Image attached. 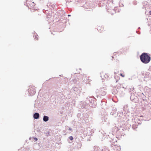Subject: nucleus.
Returning a JSON list of instances; mask_svg holds the SVG:
<instances>
[{"mask_svg": "<svg viewBox=\"0 0 151 151\" xmlns=\"http://www.w3.org/2000/svg\"><path fill=\"white\" fill-rule=\"evenodd\" d=\"M117 151H119V150H117Z\"/></svg>", "mask_w": 151, "mask_h": 151, "instance_id": "473e14b6", "label": "nucleus"}, {"mask_svg": "<svg viewBox=\"0 0 151 151\" xmlns=\"http://www.w3.org/2000/svg\"><path fill=\"white\" fill-rule=\"evenodd\" d=\"M128 91L129 92V93H130V94L131 93H132V91H133L134 90V88L132 86H130V87H129L128 88Z\"/></svg>", "mask_w": 151, "mask_h": 151, "instance_id": "0eeeda50", "label": "nucleus"}, {"mask_svg": "<svg viewBox=\"0 0 151 151\" xmlns=\"http://www.w3.org/2000/svg\"><path fill=\"white\" fill-rule=\"evenodd\" d=\"M76 80H75V81H74V82H76Z\"/></svg>", "mask_w": 151, "mask_h": 151, "instance_id": "a878e982", "label": "nucleus"}, {"mask_svg": "<svg viewBox=\"0 0 151 151\" xmlns=\"http://www.w3.org/2000/svg\"><path fill=\"white\" fill-rule=\"evenodd\" d=\"M47 6L50 9H51L53 7V5L51 3L49 2L47 4Z\"/></svg>", "mask_w": 151, "mask_h": 151, "instance_id": "1a4fd4ad", "label": "nucleus"}, {"mask_svg": "<svg viewBox=\"0 0 151 151\" xmlns=\"http://www.w3.org/2000/svg\"><path fill=\"white\" fill-rule=\"evenodd\" d=\"M112 58H113L114 57H112Z\"/></svg>", "mask_w": 151, "mask_h": 151, "instance_id": "7c9ffc66", "label": "nucleus"}, {"mask_svg": "<svg viewBox=\"0 0 151 151\" xmlns=\"http://www.w3.org/2000/svg\"><path fill=\"white\" fill-rule=\"evenodd\" d=\"M107 11H108V12H109V11H108V10H107Z\"/></svg>", "mask_w": 151, "mask_h": 151, "instance_id": "c756f323", "label": "nucleus"}, {"mask_svg": "<svg viewBox=\"0 0 151 151\" xmlns=\"http://www.w3.org/2000/svg\"><path fill=\"white\" fill-rule=\"evenodd\" d=\"M49 117L47 116H44L43 117V121L45 122H47L48 120Z\"/></svg>", "mask_w": 151, "mask_h": 151, "instance_id": "6e6552de", "label": "nucleus"}, {"mask_svg": "<svg viewBox=\"0 0 151 151\" xmlns=\"http://www.w3.org/2000/svg\"><path fill=\"white\" fill-rule=\"evenodd\" d=\"M69 129L70 130H72V129H71V128H69Z\"/></svg>", "mask_w": 151, "mask_h": 151, "instance_id": "5701e85b", "label": "nucleus"}, {"mask_svg": "<svg viewBox=\"0 0 151 151\" xmlns=\"http://www.w3.org/2000/svg\"><path fill=\"white\" fill-rule=\"evenodd\" d=\"M104 76H105V78L106 79L108 80V78H109L108 75L107 74H106Z\"/></svg>", "mask_w": 151, "mask_h": 151, "instance_id": "f8f14e48", "label": "nucleus"}, {"mask_svg": "<svg viewBox=\"0 0 151 151\" xmlns=\"http://www.w3.org/2000/svg\"><path fill=\"white\" fill-rule=\"evenodd\" d=\"M26 3V4L27 6L28 7V8L30 9H32L34 8L35 7V3L34 2H30L29 1H27L26 3H25L24 4Z\"/></svg>", "mask_w": 151, "mask_h": 151, "instance_id": "7ed1b4c3", "label": "nucleus"}, {"mask_svg": "<svg viewBox=\"0 0 151 151\" xmlns=\"http://www.w3.org/2000/svg\"><path fill=\"white\" fill-rule=\"evenodd\" d=\"M105 122H106V120H105Z\"/></svg>", "mask_w": 151, "mask_h": 151, "instance_id": "cd10ccee", "label": "nucleus"}, {"mask_svg": "<svg viewBox=\"0 0 151 151\" xmlns=\"http://www.w3.org/2000/svg\"><path fill=\"white\" fill-rule=\"evenodd\" d=\"M117 93V92H116H116H115V93Z\"/></svg>", "mask_w": 151, "mask_h": 151, "instance_id": "c85d7f7f", "label": "nucleus"}, {"mask_svg": "<svg viewBox=\"0 0 151 151\" xmlns=\"http://www.w3.org/2000/svg\"><path fill=\"white\" fill-rule=\"evenodd\" d=\"M34 37V39H35L36 40H38V37H37V36L35 35Z\"/></svg>", "mask_w": 151, "mask_h": 151, "instance_id": "f3484780", "label": "nucleus"}, {"mask_svg": "<svg viewBox=\"0 0 151 151\" xmlns=\"http://www.w3.org/2000/svg\"><path fill=\"white\" fill-rule=\"evenodd\" d=\"M131 96H130V99L133 102H136V99H137V97L134 95V93H131L130 94Z\"/></svg>", "mask_w": 151, "mask_h": 151, "instance_id": "39448f33", "label": "nucleus"}, {"mask_svg": "<svg viewBox=\"0 0 151 151\" xmlns=\"http://www.w3.org/2000/svg\"><path fill=\"white\" fill-rule=\"evenodd\" d=\"M105 1V0H103V1Z\"/></svg>", "mask_w": 151, "mask_h": 151, "instance_id": "2f4dec72", "label": "nucleus"}, {"mask_svg": "<svg viewBox=\"0 0 151 151\" xmlns=\"http://www.w3.org/2000/svg\"><path fill=\"white\" fill-rule=\"evenodd\" d=\"M111 10H112V11H114V10L113 9H111Z\"/></svg>", "mask_w": 151, "mask_h": 151, "instance_id": "393cba45", "label": "nucleus"}, {"mask_svg": "<svg viewBox=\"0 0 151 151\" xmlns=\"http://www.w3.org/2000/svg\"><path fill=\"white\" fill-rule=\"evenodd\" d=\"M69 138L71 140H72L73 139V137L72 136H70Z\"/></svg>", "mask_w": 151, "mask_h": 151, "instance_id": "dca6fc26", "label": "nucleus"}, {"mask_svg": "<svg viewBox=\"0 0 151 151\" xmlns=\"http://www.w3.org/2000/svg\"><path fill=\"white\" fill-rule=\"evenodd\" d=\"M94 151H109L108 147L105 146L102 147L101 148L98 146H95L94 147Z\"/></svg>", "mask_w": 151, "mask_h": 151, "instance_id": "f03ea898", "label": "nucleus"}, {"mask_svg": "<svg viewBox=\"0 0 151 151\" xmlns=\"http://www.w3.org/2000/svg\"><path fill=\"white\" fill-rule=\"evenodd\" d=\"M99 29H100V27H99L98 28V29H97L99 31Z\"/></svg>", "mask_w": 151, "mask_h": 151, "instance_id": "412c9836", "label": "nucleus"}, {"mask_svg": "<svg viewBox=\"0 0 151 151\" xmlns=\"http://www.w3.org/2000/svg\"><path fill=\"white\" fill-rule=\"evenodd\" d=\"M68 16H70V14H68Z\"/></svg>", "mask_w": 151, "mask_h": 151, "instance_id": "b1692460", "label": "nucleus"}, {"mask_svg": "<svg viewBox=\"0 0 151 151\" xmlns=\"http://www.w3.org/2000/svg\"><path fill=\"white\" fill-rule=\"evenodd\" d=\"M29 95L32 96L34 95L36 92V90L34 87H31L28 89Z\"/></svg>", "mask_w": 151, "mask_h": 151, "instance_id": "20e7f679", "label": "nucleus"}, {"mask_svg": "<svg viewBox=\"0 0 151 151\" xmlns=\"http://www.w3.org/2000/svg\"><path fill=\"white\" fill-rule=\"evenodd\" d=\"M121 76H122V77H124V76L121 73L120 74Z\"/></svg>", "mask_w": 151, "mask_h": 151, "instance_id": "aec40b11", "label": "nucleus"}, {"mask_svg": "<svg viewBox=\"0 0 151 151\" xmlns=\"http://www.w3.org/2000/svg\"><path fill=\"white\" fill-rule=\"evenodd\" d=\"M133 3L134 5H136L137 4V2L136 1H134L133 2Z\"/></svg>", "mask_w": 151, "mask_h": 151, "instance_id": "2eb2a0df", "label": "nucleus"}, {"mask_svg": "<svg viewBox=\"0 0 151 151\" xmlns=\"http://www.w3.org/2000/svg\"><path fill=\"white\" fill-rule=\"evenodd\" d=\"M39 113L36 112L33 114V117L35 119H37L39 118Z\"/></svg>", "mask_w": 151, "mask_h": 151, "instance_id": "423d86ee", "label": "nucleus"}, {"mask_svg": "<svg viewBox=\"0 0 151 151\" xmlns=\"http://www.w3.org/2000/svg\"><path fill=\"white\" fill-rule=\"evenodd\" d=\"M31 139H34L35 140V141H37V140H38L37 138H36V137H34H34L33 138H31L30 137V138H29V139L31 140Z\"/></svg>", "mask_w": 151, "mask_h": 151, "instance_id": "ddd939ff", "label": "nucleus"}, {"mask_svg": "<svg viewBox=\"0 0 151 151\" xmlns=\"http://www.w3.org/2000/svg\"><path fill=\"white\" fill-rule=\"evenodd\" d=\"M66 1L67 3L69 4L70 2H72L73 0H66Z\"/></svg>", "mask_w": 151, "mask_h": 151, "instance_id": "9b49d317", "label": "nucleus"}, {"mask_svg": "<svg viewBox=\"0 0 151 151\" xmlns=\"http://www.w3.org/2000/svg\"><path fill=\"white\" fill-rule=\"evenodd\" d=\"M115 148L116 149V148H119V149H120V148L119 147H115Z\"/></svg>", "mask_w": 151, "mask_h": 151, "instance_id": "4be33fe9", "label": "nucleus"}, {"mask_svg": "<svg viewBox=\"0 0 151 151\" xmlns=\"http://www.w3.org/2000/svg\"><path fill=\"white\" fill-rule=\"evenodd\" d=\"M138 29H140V27H139L138 28Z\"/></svg>", "mask_w": 151, "mask_h": 151, "instance_id": "bb28decb", "label": "nucleus"}, {"mask_svg": "<svg viewBox=\"0 0 151 151\" xmlns=\"http://www.w3.org/2000/svg\"><path fill=\"white\" fill-rule=\"evenodd\" d=\"M111 114L113 115L114 114H116V111L114 112V113L111 112L110 113Z\"/></svg>", "mask_w": 151, "mask_h": 151, "instance_id": "6ab92c4d", "label": "nucleus"}, {"mask_svg": "<svg viewBox=\"0 0 151 151\" xmlns=\"http://www.w3.org/2000/svg\"><path fill=\"white\" fill-rule=\"evenodd\" d=\"M141 61L144 64H147L151 60V57L149 54L147 53H143L140 56Z\"/></svg>", "mask_w": 151, "mask_h": 151, "instance_id": "f257e3e1", "label": "nucleus"}, {"mask_svg": "<svg viewBox=\"0 0 151 151\" xmlns=\"http://www.w3.org/2000/svg\"><path fill=\"white\" fill-rule=\"evenodd\" d=\"M73 90L75 91H78V88L76 87H74Z\"/></svg>", "mask_w": 151, "mask_h": 151, "instance_id": "4468645a", "label": "nucleus"}, {"mask_svg": "<svg viewBox=\"0 0 151 151\" xmlns=\"http://www.w3.org/2000/svg\"><path fill=\"white\" fill-rule=\"evenodd\" d=\"M137 125H136V124H133L132 126V127L134 129H135L136 128H137Z\"/></svg>", "mask_w": 151, "mask_h": 151, "instance_id": "9d476101", "label": "nucleus"}, {"mask_svg": "<svg viewBox=\"0 0 151 151\" xmlns=\"http://www.w3.org/2000/svg\"><path fill=\"white\" fill-rule=\"evenodd\" d=\"M94 100L91 99V101H90V102L91 103H94Z\"/></svg>", "mask_w": 151, "mask_h": 151, "instance_id": "a211bd4d", "label": "nucleus"}]
</instances>
